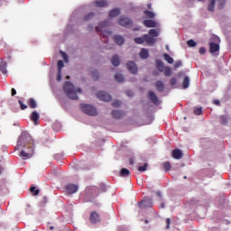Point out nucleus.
Here are the masks:
<instances>
[{
	"instance_id": "43",
	"label": "nucleus",
	"mask_w": 231,
	"mask_h": 231,
	"mask_svg": "<svg viewBox=\"0 0 231 231\" xmlns=\"http://www.w3.org/2000/svg\"><path fill=\"white\" fill-rule=\"evenodd\" d=\"M226 122H228V119L226 118V116H220V124H222V125H225L226 124Z\"/></svg>"
},
{
	"instance_id": "37",
	"label": "nucleus",
	"mask_w": 231,
	"mask_h": 231,
	"mask_svg": "<svg viewBox=\"0 0 231 231\" xmlns=\"http://www.w3.org/2000/svg\"><path fill=\"white\" fill-rule=\"evenodd\" d=\"M93 17H95V13H89L84 16L83 20L85 22L91 21V19H93Z\"/></svg>"
},
{
	"instance_id": "53",
	"label": "nucleus",
	"mask_w": 231,
	"mask_h": 231,
	"mask_svg": "<svg viewBox=\"0 0 231 231\" xmlns=\"http://www.w3.org/2000/svg\"><path fill=\"white\" fill-rule=\"evenodd\" d=\"M11 95L12 97H15L17 95V91L15 90V88L11 89Z\"/></svg>"
},
{
	"instance_id": "18",
	"label": "nucleus",
	"mask_w": 231,
	"mask_h": 231,
	"mask_svg": "<svg viewBox=\"0 0 231 231\" xmlns=\"http://www.w3.org/2000/svg\"><path fill=\"white\" fill-rule=\"evenodd\" d=\"M143 38L144 42H146L147 44H154L156 42V39L152 38V36H151L150 34H144Z\"/></svg>"
},
{
	"instance_id": "3",
	"label": "nucleus",
	"mask_w": 231,
	"mask_h": 231,
	"mask_svg": "<svg viewBox=\"0 0 231 231\" xmlns=\"http://www.w3.org/2000/svg\"><path fill=\"white\" fill-rule=\"evenodd\" d=\"M216 3H217L218 10H223L226 5V0H208V12H214L216 10Z\"/></svg>"
},
{
	"instance_id": "41",
	"label": "nucleus",
	"mask_w": 231,
	"mask_h": 231,
	"mask_svg": "<svg viewBox=\"0 0 231 231\" xmlns=\"http://www.w3.org/2000/svg\"><path fill=\"white\" fill-rule=\"evenodd\" d=\"M58 71H62V68H64V61H62V60H60L58 61Z\"/></svg>"
},
{
	"instance_id": "31",
	"label": "nucleus",
	"mask_w": 231,
	"mask_h": 231,
	"mask_svg": "<svg viewBox=\"0 0 231 231\" xmlns=\"http://www.w3.org/2000/svg\"><path fill=\"white\" fill-rule=\"evenodd\" d=\"M131 174V171L125 168H123L120 171V176L122 178H127Z\"/></svg>"
},
{
	"instance_id": "40",
	"label": "nucleus",
	"mask_w": 231,
	"mask_h": 231,
	"mask_svg": "<svg viewBox=\"0 0 231 231\" xmlns=\"http://www.w3.org/2000/svg\"><path fill=\"white\" fill-rule=\"evenodd\" d=\"M203 110L201 107H195L194 109V115H196L197 116H199V115H202Z\"/></svg>"
},
{
	"instance_id": "64",
	"label": "nucleus",
	"mask_w": 231,
	"mask_h": 231,
	"mask_svg": "<svg viewBox=\"0 0 231 231\" xmlns=\"http://www.w3.org/2000/svg\"><path fill=\"white\" fill-rule=\"evenodd\" d=\"M145 223H146V224L149 223V220H145Z\"/></svg>"
},
{
	"instance_id": "61",
	"label": "nucleus",
	"mask_w": 231,
	"mask_h": 231,
	"mask_svg": "<svg viewBox=\"0 0 231 231\" xmlns=\"http://www.w3.org/2000/svg\"><path fill=\"white\" fill-rule=\"evenodd\" d=\"M157 196H159V198H162V193L161 192H157Z\"/></svg>"
},
{
	"instance_id": "50",
	"label": "nucleus",
	"mask_w": 231,
	"mask_h": 231,
	"mask_svg": "<svg viewBox=\"0 0 231 231\" xmlns=\"http://www.w3.org/2000/svg\"><path fill=\"white\" fill-rule=\"evenodd\" d=\"M199 53H200V55H205V53H207V50L205 48L201 47L199 50Z\"/></svg>"
},
{
	"instance_id": "23",
	"label": "nucleus",
	"mask_w": 231,
	"mask_h": 231,
	"mask_svg": "<svg viewBox=\"0 0 231 231\" xmlns=\"http://www.w3.org/2000/svg\"><path fill=\"white\" fill-rule=\"evenodd\" d=\"M155 88L156 89H158V91L162 92L165 89V86L163 85V81L162 80H158L156 83H155Z\"/></svg>"
},
{
	"instance_id": "48",
	"label": "nucleus",
	"mask_w": 231,
	"mask_h": 231,
	"mask_svg": "<svg viewBox=\"0 0 231 231\" xmlns=\"http://www.w3.org/2000/svg\"><path fill=\"white\" fill-rule=\"evenodd\" d=\"M57 80L60 82L62 80V70H58Z\"/></svg>"
},
{
	"instance_id": "29",
	"label": "nucleus",
	"mask_w": 231,
	"mask_h": 231,
	"mask_svg": "<svg viewBox=\"0 0 231 231\" xmlns=\"http://www.w3.org/2000/svg\"><path fill=\"white\" fill-rule=\"evenodd\" d=\"M112 64L113 66H120V58L118 57V55H114L112 58Z\"/></svg>"
},
{
	"instance_id": "19",
	"label": "nucleus",
	"mask_w": 231,
	"mask_h": 231,
	"mask_svg": "<svg viewBox=\"0 0 231 231\" xmlns=\"http://www.w3.org/2000/svg\"><path fill=\"white\" fill-rule=\"evenodd\" d=\"M148 97H149L151 102H152V104H158V96H156V94H154V92L149 91Z\"/></svg>"
},
{
	"instance_id": "14",
	"label": "nucleus",
	"mask_w": 231,
	"mask_h": 231,
	"mask_svg": "<svg viewBox=\"0 0 231 231\" xmlns=\"http://www.w3.org/2000/svg\"><path fill=\"white\" fill-rule=\"evenodd\" d=\"M143 24L146 28H156V26H158V23H156V21H154V20H144L143 22Z\"/></svg>"
},
{
	"instance_id": "6",
	"label": "nucleus",
	"mask_w": 231,
	"mask_h": 231,
	"mask_svg": "<svg viewBox=\"0 0 231 231\" xmlns=\"http://www.w3.org/2000/svg\"><path fill=\"white\" fill-rule=\"evenodd\" d=\"M34 149L35 146L25 148V150H22L19 154L20 158H22V160H30V158H32V156H33L35 152Z\"/></svg>"
},
{
	"instance_id": "63",
	"label": "nucleus",
	"mask_w": 231,
	"mask_h": 231,
	"mask_svg": "<svg viewBox=\"0 0 231 231\" xmlns=\"http://www.w3.org/2000/svg\"><path fill=\"white\" fill-rule=\"evenodd\" d=\"M53 228H54L53 226H51V227H50L51 230H53Z\"/></svg>"
},
{
	"instance_id": "47",
	"label": "nucleus",
	"mask_w": 231,
	"mask_h": 231,
	"mask_svg": "<svg viewBox=\"0 0 231 231\" xmlns=\"http://www.w3.org/2000/svg\"><path fill=\"white\" fill-rule=\"evenodd\" d=\"M98 77H99L98 71L97 70L92 71V79H94L95 80H98Z\"/></svg>"
},
{
	"instance_id": "11",
	"label": "nucleus",
	"mask_w": 231,
	"mask_h": 231,
	"mask_svg": "<svg viewBox=\"0 0 231 231\" xmlns=\"http://www.w3.org/2000/svg\"><path fill=\"white\" fill-rule=\"evenodd\" d=\"M126 67L130 73H133L134 75H136V73H138V67L136 66V63H134V61H128L126 63Z\"/></svg>"
},
{
	"instance_id": "27",
	"label": "nucleus",
	"mask_w": 231,
	"mask_h": 231,
	"mask_svg": "<svg viewBox=\"0 0 231 231\" xmlns=\"http://www.w3.org/2000/svg\"><path fill=\"white\" fill-rule=\"evenodd\" d=\"M148 33L152 38L158 37L160 31L158 29H150Z\"/></svg>"
},
{
	"instance_id": "13",
	"label": "nucleus",
	"mask_w": 231,
	"mask_h": 231,
	"mask_svg": "<svg viewBox=\"0 0 231 231\" xmlns=\"http://www.w3.org/2000/svg\"><path fill=\"white\" fill-rule=\"evenodd\" d=\"M90 223H93L94 225L100 223V215H98L97 211H94L90 214Z\"/></svg>"
},
{
	"instance_id": "44",
	"label": "nucleus",
	"mask_w": 231,
	"mask_h": 231,
	"mask_svg": "<svg viewBox=\"0 0 231 231\" xmlns=\"http://www.w3.org/2000/svg\"><path fill=\"white\" fill-rule=\"evenodd\" d=\"M187 44H188V46H189V48H194V47H196V42H194V40H189L188 42H187Z\"/></svg>"
},
{
	"instance_id": "26",
	"label": "nucleus",
	"mask_w": 231,
	"mask_h": 231,
	"mask_svg": "<svg viewBox=\"0 0 231 231\" xmlns=\"http://www.w3.org/2000/svg\"><path fill=\"white\" fill-rule=\"evenodd\" d=\"M141 59H149V51L147 49H142L140 51Z\"/></svg>"
},
{
	"instance_id": "58",
	"label": "nucleus",
	"mask_w": 231,
	"mask_h": 231,
	"mask_svg": "<svg viewBox=\"0 0 231 231\" xmlns=\"http://www.w3.org/2000/svg\"><path fill=\"white\" fill-rule=\"evenodd\" d=\"M3 171H5V168H3V166L0 165V174H3Z\"/></svg>"
},
{
	"instance_id": "10",
	"label": "nucleus",
	"mask_w": 231,
	"mask_h": 231,
	"mask_svg": "<svg viewBox=\"0 0 231 231\" xmlns=\"http://www.w3.org/2000/svg\"><path fill=\"white\" fill-rule=\"evenodd\" d=\"M67 194H75L79 190V185L76 184H68L65 188Z\"/></svg>"
},
{
	"instance_id": "15",
	"label": "nucleus",
	"mask_w": 231,
	"mask_h": 231,
	"mask_svg": "<svg viewBox=\"0 0 231 231\" xmlns=\"http://www.w3.org/2000/svg\"><path fill=\"white\" fill-rule=\"evenodd\" d=\"M172 158L175 160H181L183 158V152L180 149H175L172 151Z\"/></svg>"
},
{
	"instance_id": "16",
	"label": "nucleus",
	"mask_w": 231,
	"mask_h": 231,
	"mask_svg": "<svg viewBox=\"0 0 231 231\" xmlns=\"http://www.w3.org/2000/svg\"><path fill=\"white\" fill-rule=\"evenodd\" d=\"M107 5H109L107 0H96L95 1V6H97V8H106V6H107Z\"/></svg>"
},
{
	"instance_id": "45",
	"label": "nucleus",
	"mask_w": 231,
	"mask_h": 231,
	"mask_svg": "<svg viewBox=\"0 0 231 231\" xmlns=\"http://www.w3.org/2000/svg\"><path fill=\"white\" fill-rule=\"evenodd\" d=\"M147 167H148V164H147V163H144L143 166H140V167L138 168V171H139L140 172H145V171H147Z\"/></svg>"
},
{
	"instance_id": "38",
	"label": "nucleus",
	"mask_w": 231,
	"mask_h": 231,
	"mask_svg": "<svg viewBox=\"0 0 231 231\" xmlns=\"http://www.w3.org/2000/svg\"><path fill=\"white\" fill-rule=\"evenodd\" d=\"M115 79L117 82H124V75H122L121 73H116L115 75Z\"/></svg>"
},
{
	"instance_id": "28",
	"label": "nucleus",
	"mask_w": 231,
	"mask_h": 231,
	"mask_svg": "<svg viewBox=\"0 0 231 231\" xmlns=\"http://www.w3.org/2000/svg\"><path fill=\"white\" fill-rule=\"evenodd\" d=\"M163 59L166 60V62H168V64H174V59L171 57V55L164 53Z\"/></svg>"
},
{
	"instance_id": "24",
	"label": "nucleus",
	"mask_w": 231,
	"mask_h": 231,
	"mask_svg": "<svg viewBox=\"0 0 231 231\" xmlns=\"http://www.w3.org/2000/svg\"><path fill=\"white\" fill-rule=\"evenodd\" d=\"M143 14L146 15L148 19H154L156 17L154 12L149 10H144Z\"/></svg>"
},
{
	"instance_id": "60",
	"label": "nucleus",
	"mask_w": 231,
	"mask_h": 231,
	"mask_svg": "<svg viewBox=\"0 0 231 231\" xmlns=\"http://www.w3.org/2000/svg\"><path fill=\"white\" fill-rule=\"evenodd\" d=\"M43 201H44V203H46V201H48V199L46 197H44Z\"/></svg>"
},
{
	"instance_id": "7",
	"label": "nucleus",
	"mask_w": 231,
	"mask_h": 231,
	"mask_svg": "<svg viewBox=\"0 0 231 231\" xmlns=\"http://www.w3.org/2000/svg\"><path fill=\"white\" fill-rule=\"evenodd\" d=\"M118 24H120V26H124V28H131L133 26V20L125 16H121L119 18Z\"/></svg>"
},
{
	"instance_id": "1",
	"label": "nucleus",
	"mask_w": 231,
	"mask_h": 231,
	"mask_svg": "<svg viewBox=\"0 0 231 231\" xmlns=\"http://www.w3.org/2000/svg\"><path fill=\"white\" fill-rule=\"evenodd\" d=\"M35 142L33 138L28 132H23L18 138L17 144H16V151H21V149H30V147H35Z\"/></svg>"
},
{
	"instance_id": "39",
	"label": "nucleus",
	"mask_w": 231,
	"mask_h": 231,
	"mask_svg": "<svg viewBox=\"0 0 231 231\" xmlns=\"http://www.w3.org/2000/svg\"><path fill=\"white\" fill-rule=\"evenodd\" d=\"M134 42L136 44H143V42H145L143 36V37L134 38Z\"/></svg>"
},
{
	"instance_id": "5",
	"label": "nucleus",
	"mask_w": 231,
	"mask_h": 231,
	"mask_svg": "<svg viewBox=\"0 0 231 231\" xmlns=\"http://www.w3.org/2000/svg\"><path fill=\"white\" fill-rule=\"evenodd\" d=\"M80 109L85 115H88L89 116H97L98 115L97 108L91 105L80 104Z\"/></svg>"
},
{
	"instance_id": "35",
	"label": "nucleus",
	"mask_w": 231,
	"mask_h": 231,
	"mask_svg": "<svg viewBox=\"0 0 231 231\" xmlns=\"http://www.w3.org/2000/svg\"><path fill=\"white\" fill-rule=\"evenodd\" d=\"M30 192H32V196H39L41 190L37 189L35 186H31Z\"/></svg>"
},
{
	"instance_id": "32",
	"label": "nucleus",
	"mask_w": 231,
	"mask_h": 231,
	"mask_svg": "<svg viewBox=\"0 0 231 231\" xmlns=\"http://www.w3.org/2000/svg\"><path fill=\"white\" fill-rule=\"evenodd\" d=\"M189 86H190V79H189V77H185L182 81L183 89H187Z\"/></svg>"
},
{
	"instance_id": "21",
	"label": "nucleus",
	"mask_w": 231,
	"mask_h": 231,
	"mask_svg": "<svg viewBox=\"0 0 231 231\" xmlns=\"http://www.w3.org/2000/svg\"><path fill=\"white\" fill-rule=\"evenodd\" d=\"M114 41L116 44H118V46H122L124 42H125V40L124 39V37L120 35L114 36Z\"/></svg>"
},
{
	"instance_id": "4",
	"label": "nucleus",
	"mask_w": 231,
	"mask_h": 231,
	"mask_svg": "<svg viewBox=\"0 0 231 231\" xmlns=\"http://www.w3.org/2000/svg\"><path fill=\"white\" fill-rule=\"evenodd\" d=\"M109 26V21L105 20L99 26L96 27V32L100 34L101 37H109L111 31L104 30V28Z\"/></svg>"
},
{
	"instance_id": "12",
	"label": "nucleus",
	"mask_w": 231,
	"mask_h": 231,
	"mask_svg": "<svg viewBox=\"0 0 231 231\" xmlns=\"http://www.w3.org/2000/svg\"><path fill=\"white\" fill-rule=\"evenodd\" d=\"M112 116L116 120H120L125 116V113L122 110H113Z\"/></svg>"
},
{
	"instance_id": "56",
	"label": "nucleus",
	"mask_w": 231,
	"mask_h": 231,
	"mask_svg": "<svg viewBox=\"0 0 231 231\" xmlns=\"http://www.w3.org/2000/svg\"><path fill=\"white\" fill-rule=\"evenodd\" d=\"M134 161L133 160V158L129 159V165H134Z\"/></svg>"
},
{
	"instance_id": "30",
	"label": "nucleus",
	"mask_w": 231,
	"mask_h": 231,
	"mask_svg": "<svg viewBox=\"0 0 231 231\" xmlns=\"http://www.w3.org/2000/svg\"><path fill=\"white\" fill-rule=\"evenodd\" d=\"M0 71L3 75H6V73H8V70L6 69V62L2 61L0 63Z\"/></svg>"
},
{
	"instance_id": "51",
	"label": "nucleus",
	"mask_w": 231,
	"mask_h": 231,
	"mask_svg": "<svg viewBox=\"0 0 231 231\" xmlns=\"http://www.w3.org/2000/svg\"><path fill=\"white\" fill-rule=\"evenodd\" d=\"M100 190H102V192H106V190H107V188L105 184H100Z\"/></svg>"
},
{
	"instance_id": "20",
	"label": "nucleus",
	"mask_w": 231,
	"mask_h": 231,
	"mask_svg": "<svg viewBox=\"0 0 231 231\" xmlns=\"http://www.w3.org/2000/svg\"><path fill=\"white\" fill-rule=\"evenodd\" d=\"M209 51L210 53H216V51H219V44L211 42L209 44Z\"/></svg>"
},
{
	"instance_id": "42",
	"label": "nucleus",
	"mask_w": 231,
	"mask_h": 231,
	"mask_svg": "<svg viewBox=\"0 0 231 231\" xmlns=\"http://www.w3.org/2000/svg\"><path fill=\"white\" fill-rule=\"evenodd\" d=\"M122 106V101L120 100H116L112 103V107H120Z\"/></svg>"
},
{
	"instance_id": "49",
	"label": "nucleus",
	"mask_w": 231,
	"mask_h": 231,
	"mask_svg": "<svg viewBox=\"0 0 231 231\" xmlns=\"http://www.w3.org/2000/svg\"><path fill=\"white\" fill-rule=\"evenodd\" d=\"M177 82H178V80L176 79V78H171L170 79L171 86H176Z\"/></svg>"
},
{
	"instance_id": "59",
	"label": "nucleus",
	"mask_w": 231,
	"mask_h": 231,
	"mask_svg": "<svg viewBox=\"0 0 231 231\" xmlns=\"http://www.w3.org/2000/svg\"><path fill=\"white\" fill-rule=\"evenodd\" d=\"M147 8H148V10H151V9L152 8V5L148 4V5H147Z\"/></svg>"
},
{
	"instance_id": "22",
	"label": "nucleus",
	"mask_w": 231,
	"mask_h": 231,
	"mask_svg": "<svg viewBox=\"0 0 231 231\" xmlns=\"http://www.w3.org/2000/svg\"><path fill=\"white\" fill-rule=\"evenodd\" d=\"M156 68L159 71L163 72V69H165V64H163V61H162L161 60H157Z\"/></svg>"
},
{
	"instance_id": "9",
	"label": "nucleus",
	"mask_w": 231,
	"mask_h": 231,
	"mask_svg": "<svg viewBox=\"0 0 231 231\" xmlns=\"http://www.w3.org/2000/svg\"><path fill=\"white\" fill-rule=\"evenodd\" d=\"M140 208H149L152 207V199L149 198H144L142 202L138 203Z\"/></svg>"
},
{
	"instance_id": "55",
	"label": "nucleus",
	"mask_w": 231,
	"mask_h": 231,
	"mask_svg": "<svg viewBox=\"0 0 231 231\" xmlns=\"http://www.w3.org/2000/svg\"><path fill=\"white\" fill-rule=\"evenodd\" d=\"M126 95L128 96V97H133V91H131V90H127L126 91Z\"/></svg>"
},
{
	"instance_id": "62",
	"label": "nucleus",
	"mask_w": 231,
	"mask_h": 231,
	"mask_svg": "<svg viewBox=\"0 0 231 231\" xmlns=\"http://www.w3.org/2000/svg\"><path fill=\"white\" fill-rule=\"evenodd\" d=\"M162 208H165V204H161Z\"/></svg>"
},
{
	"instance_id": "57",
	"label": "nucleus",
	"mask_w": 231,
	"mask_h": 231,
	"mask_svg": "<svg viewBox=\"0 0 231 231\" xmlns=\"http://www.w3.org/2000/svg\"><path fill=\"white\" fill-rule=\"evenodd\" d=\"M214 104H216V106H219L221 102L219 100H215Z\"/></svg>"
},
{
	"instance_id": "17",
	"label": "nucleus",
	"mask_w": 231,
	"mask_h": 231,
	"mask_svg": "<svg viewBox=\"0 0 231 231\" xmlns=\"http://www.w3.org/2000/svg\"><path fill=\"white\" fill-rule=\"evenodd\" d=\"M39 118H41V116L39 115V113H37V111H33L31 115V120L32 122H33V124L35 125H37V122H39Z\"/></svg>"
},
{
	"instance_id": "36",
	"label": "nucleus",
	"mask_w": 231,
	"mask_h": 231,
	"mask_svg": "<svg viewBox=\"0 0 231 231\" xmlns=\"http://www.w3.org/2000/svg\"><path fill=\"white\" fill-rule=\"evenodd\" d=\"M162 167H163L165 172H169V171H171L172 166L171 165V162H163Z\"/></svg>"
},
{
	"instance_id": "34",
	"label": "nucleus",
	"mask_w": 231,
	"mask_h": 231,
	"mask_svg": "<svg viewBox=\"0 0 231 231\" xmlns=\"http://www.w3.org/2000/svg\"><path fill=\"white\" fill-rule=\"evenodd\" d=\"M28 105L31 109H35V107H37V102L33 98L29 99Z\"/></svg>"
},
{
	"instance_id": "2",
	"label": "nucleus",
	"mask_w": 231,
	"mask_h": 231,
	"mask_svg": "<svg viewBox=\"0 0 231 231\" xmlns=\"http://www.w3.org/2000/svg\"><path fill=\"white\" fill-rule=\"evenodd\" d=\"M63 91L70 100H79L77 93H82V88H77L71 82L66 81L63 85Z\"/></svg>"
},
{
	"instance_id": "8",
	"label": "nucleus",
	"mask_w": 231,
	"mask_h": 231,
	"mask_svg": "<svg viewBox=\"0 0 231 231\" xmlns=\"http://www.w3.org/2000/svg\"><path fill=\"white\" fill-rule=\"evenodd\" d=\"M97 98H99V100H102L103 102H111L112 100L111 95L105 91L97 92Z\"/></svg>"
},
{
	"instance_id": "46",
	"label": "nucleus",
	"mask_w": 231,
	"mask_h": 231,
	"mask_svg": "<svg viewBox=\"0 0 231 231\" xmlns=\"http://www.w3.org/2000/svg\"><path fill=\"white\" fill-rule=\"evenodd\" d=\"M18 104L20 105V108L22 111H24V109H28V106L24 105L22 100H18Z\"/></svg>"
},
{
	"instance_id": "54",
	"label": "nucleus",
	"mask_w": 231,
	"mask_h": 231,
	"mask_svg": "<svg viewBox=\"0 0 231 231\" xmlns=\"http://www.w3.org/2000/svg\"><path fill=\"white\" fill-rule=\"evenodd\" d=\"M181 61H176V63L174 64V68H180L181 66Z\"/></svg>"
},
{
	"instance_id": "25",
	"label": "nucleus",
	"mask_w": 231,
	"mask_h": 231,
	"mask_svg": "<svg viewBox=\"0 0 231 231\" xmlns=\"http://www.w3.org/2000/svg\"><path fill=\"white\" fill-rule=\"evenodd\" d=\"M120 15V8H115L109 13V17H118Z\"/></svg>"
},
{
	"instance_id": "52",
	"label": "nucleus",
	"mask_w": 231,
	"mask_h": 231,
	"mask_svg": "<svg viewBox=\"0 0 231 231\" xmlns=\"http://www.w3.org/2000/svg\"><path fill=\"white\" fill-rule=\"evenodd\" d=\"M171 226V218L166 219V228H170Z\"/></svg>"
},
{
	"instance_id": "33",
	"label": "nucleus",
	"mask_w": 231,
	"mask_h": 231,
	"mask_svg": "<svg viewBox=\"0 0 231 231\" xmlns=\"http://www.w3.org/2000/svg\"><path fill=\"white\" fill-rule=\"evenodd\" d=\"M162 72L165 77H171V75H172V69H171V67H164Z\"/></svg>"
}]
</instances>
